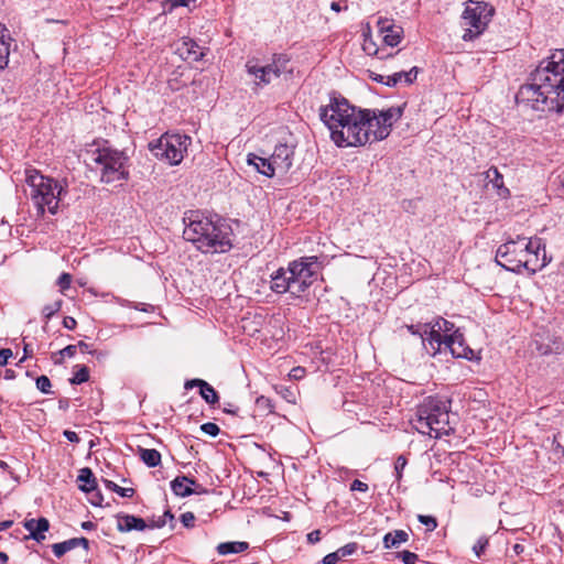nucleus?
<instances>
[{
  "label": "nucleus",
  "instance_id": "f257e3e1",
  "mask_svg": "<svg viewBox=\"0 0 564 564\" xmlns=\"http://www.w3.org/2000/svg\"><path fill=\"white\" fill-rule=\"evenodd\" d=\"M321 121L327 127L332 141L339 148L364 147L373 141L371 109H361L346 98L330 94L328 101L318 109Z\"/></svg>",
  "mask_w": 564,
  "mask_h": 564
},
{
  "label": "nucleus",
  "instance_id": "f03ea898",
  "mask_svg": "<svg viewBox=\"0 0 564 564\" xmlns=\"http://www.w3.org/2000/svg\"><path fill=\"white\" fill-rule=\"evenodd\" d=\"M516 101L536 111H564V48L539 64L518 90Z\"/></svg>",
  "mask_w": 564,
  "mask_h": 564
},
{
  "label": "nucleus",
  "instance_id": "7ed1b4c3",
  "mask_svg": "<svg viewBox=\"0 0 564 564\" xmlns=\"http://www.w3.org/2000/svg\"><path fill=\"white\" fill-rule=\"evenodd\" d=\"M183 237L206 254L228 252L232 248L231 229L220 218L213 219L198 210L184 217Z\"/></svg>",
  "mask_w": 564,
  "mask_h": 564
},
{
  "label": "nucleus",
  "instance_id": "20e7f679",
  "mask_svg": "<svg viewBox=\"0 0 564 564\" xmlns=\"http://www.w3.org/2000/svg\"><path fill=\"white\" fill-rule=\"evenodd\" d=\"M496 262L511 272L521 273L524 269L534 274L544 268L549 260L541 238L528 239L518 236L516 240H507L497 249Z\"/></svg>",
  "mask_w": 564,
  "mask_h": 564
},
{
  "label": "nucleus",
  "instance_id": "39448f33",
  "mask_svg": "<svg viewBox=\"0 0 564 564\" xmlns=\"http://www.w3.org/2000/svg\"><path fill=\"white\" fill-rule=\"evenodd\" d=\"M449 400L438 397H429L419 405L416 417L413 420V426L421 434L431 435L438 438L442 435H451L454 429L449 425Z\"/></svg>",
  "mask_w": 564,
  "mask_h": 564
},
{
  "label": "nucleus",
  "instance_id": "423d86ee",
  "mask_svg": "<svg viewBox=\"0 0 564 564\" xmlns=\"http://www.w3.org/2000/svg\"><path fill=\"white\" fill-rule=\"evenodd\" d=\"M25 182L32 188L31 196L35 200L39 212L44 214L45 207H47L51 214H55L63 193V187L58 185L57 181L42 175L36 170H26Z\"/></svg>",
  "mask_w": 564,
  "mask_h": 564
},
{
  "label": "nucleus",
  "instance_id": "0eeeda50",
  "mask_svg": "<svg viewBox=\"0 0 564 564\" xmlns=\"http://www.w3.org/2000/svg\"><path fill=\"white\" fill-rule=\"evenodd\" d=\"M93 162L100 173L104 183L127 181L129 178V158L123 151L110 147L98 148L93 153Z\"/></svg>",
  "mask_w": 564,
  "mask_h": 564
},
{
  "label": "nucleus",
  "instance_id": "6e6552de",
  "mask_svg": "<svg viewBox=\"0 0 564 564\" xmlns=\"http://www.w3.org/2000/svg\"><path fill=\"white\" fill-rule=\"evenodd\" d=\"M191 143L192 139L186 134L164 133L154 142L149 143V149L158 160L170 165H178Z\"/></svg>",
  "mask_w": 564,
  "mask_h": 564
},
{
  "label": "nucleus",
  "instance_id": "1a4fd4ad",
  "mask_svg": "<svg viewBox=\"0 0 564 564\" xmlns=\"http://www.w3.org/2000/svg\"><path fill=\"white\" fill-rule=\"evenodd\" d=\"M495 9L484 1L468 0L462 19L468 28L462 36L464 41H473L484 33L494 15Z\"/></svg>",
  "mask_w": 564,
  "mask_h": 564
},
{
  "label": "nucleus",
  "instance_id": "9d476101",
  "mask_svg": "<svg viewBox=\"0 0 564 564\" xmlns=\"http://www.w3.org/2000/svg\"><path fill=\"white\" fill-rule=\"evenodd\" d=\"M288 267L290 271L291 286L293 288V295L300 296L316 279L319 269L317 257H303L290 262Z\"/></svg>",
  "mask_w": 564,
  "mask_h": 564
},
{
  "label": "nucleus",
  "instance_id": "9b49d317",
  "mask_svg": "<svg viewBox=\"0 0 564 564\" xmlns=\"http://www.w3.org/2000/svg\"><path fill=\"white\" fill-rule=\"evenodd\" d=\"M375 119H371L373 130V141H381L386 139L390 132L393 123L398 121L403 115V107H390L387 110H372Z\"/></svg>",
  "mask_w": 564,
  "mask_h": 564
},
{
  "label": "nucleus",
  "instance_id": "f8f14e48",
  "mask_svg": "<svg viewBox=\"0 0 564 564\" xmlns=\"http://www.w3.org/2000/svg\"><path fill=\"white\" fill-rule=\"evenodd\" d=\"M293 147L286 143H280L275 145L273 153L269 158L274 175H284L290 171L293 164Z\"/></svg>",
  "mask_w": 564,
  "mask_h": 564
},
{
  "label": "nucleus",
  "instance_id": "ddd939ff",
  "mask_svg": "<svg viewBox=\"0 0 564 564\" xmlns=\"http://www.w3.org/2000/svg\"><path fill=\"white\" fill-rule=\"evenodd\" d=\"M246 69L249 75L253 76L257 86L268 85L273 78H278L282 74V69L278 68L276 65H259L253 61L247 62Z\"/></svg>",
  "mask_w": 564,
  "mask_h": 564
},
{
  "label": "nucleus",
  "instance_id": "4468645a",
  "mask_svg": "<svg viewBox=\"0 0 564 564\" xmlns=\"http://www.w3.org/2000/svg\"><path fill=\"white\" fill-rule=\"evenodd\" d=\"M377 26L380 34H382V41L386 45L394 47L401 42L403 37V29L402 26L394 24L392 20L388 18H379Z\"/></svg>",
  "mask_w": 564,
  "mask_h": 564
},
{
  "label": "nucleus",
  "instance_id": "2eb2a0df",
  "mask_svg": "<svg viewBox=\"0 0 564 564\" xmlns=\"http://www.w3.org/2000/svg\"><path fill=\"white\" fill-rule=\"evenodd\" d=\"M449 350L455 358H465L471 360L474 351L464 343V337L457 330L452 335H446L445 350Z\"/></svg>",
  "mask_w": 564,
  "mask_h": 564
},
{
  "label": "nucleus",
  "instance_id": "dca6fc26",
  "mask_svg": "<svg viewBox=\"0 0 564 564\" xmlns=\"http://www.w3.org/2000/svg\"><path fill=\"white\" fill-rule=\"evenodd\" d=\"M171 489L178 497H187L193 494L206 492V489H204L202 485L187 476H177L173 479L171 481Z\"/></svg>",
  "mask_w": 564,
  "mask_h": 564
},
{
  "label": "nucleus",
  "instance_id": "f3484780",
  "mask_svg": "<svg viewBox=\"0 0 564 564\" xmlns=\"http://www.w3.org/2000/svg\"><path fill=\"white\" fill-rule=\"evenodd\" d=\"M270 289L276 294L290 293L293 295L289 267L280 268L272 273Z\"/></svg>",
  "mask_w": 564,
  "mask_h": 564
},
{
  "label": "nucleus",
  "instance_id": "a211bd4d",
  "mask_svg": "<svg viewBox=\"0 0 564 564\" xmlns=\"http://www.w3.org/2000/svg\"><path fill=\"white\" fill-rule=\"evenodd\" d=\"M180 56L187 61H200L204 57L203 48L191 39H184L176 48Z\"/></svg>",
  "mask_w": 564,
  "mask_h": 564
},
{
  "label": "nucleus",
  "instance_id": "6ab92c4d",
  "mask_svg": "<svg viewBox=\"0 0 564 564\" xmlns=\"http://www.w3.org/2000/svg\"><path fill=\"white\" fill-rule=\"evenodd\" d=\"M147 527L148 524L142 518L126 513L117 516V529L120 532L143 531Z\"/></svg>",
  "mask_w": 564,
  "mask_h": 564
},
{
  "label": "nucleus",
  "instance_id": "aec40b11",
  "mask_svg": "<svg viewBox=\"0 0 564 564\" xmlns=\"http://www.w3.org/2000/svg\"><path fill=\"white\" fill-rule=\"evenodd\" d=\"M24 528L30 532L31 539L42 542L45 539L44 533L50 528V522L46 518L31 519L25 521Z\"/></svg>",
  "mask_w": 564,
  "mask_h": 564
},
{
  "label": "nucleus",
  "instance_id": "412c9836",
  "mask_svg": "<svg viewBox=\"0 0 564 564\" xmlns=\"http://www.w3.org/2000/svg\"><path fill=\"white\" fill-rule=\"evenodd\" d=\"M83 546L85 550L89 547V541L86 538H73L59 543H54L52 545V551L56 557H62L65 553L70 550Z\"/></svg>",
  "mask_w": 564,
  "mask_h": 564
},
{
  "label": "nucleus",
  "instance_id": "4be33fe9",
  "mask_svg": "<svg viewBox=\"0 0 564 564\" xmlns=\"http://www.w3.org/2000/svg\"><path fill=\"white\" fill-rule=\"evenodd\" d=\"M247 163L252 165L260 174L267 177H273V169L269 158H262L253 153H249L247 156Z\"/></svg>",
  "mask_w": 564,
  "mask_h": 564
},
{
  "label": "nucleus",
  "instance_id": "5701e85b",
  "mask_svg": "<svg viewBox=\"0 0 564 564\" xmlns=\"http://www.w3.org/2000/svg\"><path fill=\"white\" fill-rule=\"evenodd\" d=\"M10 34L4 24L0 23V70L4 69L9 63L10 55Z\"/></svg>",
  "mask_w": 564,
  "mask_h": 564
},
{
  "label": "nucleus",
  "instance_id": "b1692460",
  "mask_svg": "<svg viewBox=\"0 0 564 564\" xmlns=\"http://www.w3.org/2000/svg\"><path fill=\"white\" fill-rule=\"evenodd\" d=\"M446 336L442 337V335L437 334H427L422 339V344L427 354L431 356H435L437 352H441L442 349H445Z\"/></svg>",
  "mask_w": 564,
  "mask_h": 564
},
{
  "label": "nucleus",
  "instance_id": "393cba45",
  "mask_svg": "<svg viewBox=\"0 0 564 564\" xmlns=\"http://www.w3.org/2000/svg\"><path fill=\"white\" fill-rule=\"evenodd\" d=\"M425 328L429 329V334H437L442 335V337L452 335L455 332L454 324L443 317H437L433 322L426 323Z\"/></svg>",
  "mask_w": 564,
  "mask_h": 564
},
{
  "label": "nucleus",
  "instance_id": "a878e982",
  "mask_svg": "<svg viewBox=\"0 0 564 564\" xmlns=\"http://www.w3.org/2000/svg\"><path fill=\"white\" fill-rule=\"evenodd\" d=\"M417 73L419 68L416 66L412 67L409 72H397L387 76L386 85L395 86L400 82L412 84L416 79Z\"/></svg>",
  "mask_w": 564,
  "mask_h": 564
},
{
  "label": "nucleus",
  "instance_id": "bb28decb",
  "mask_svg": "<svg viewBox=\"0 0 564 564\" xmlns=\"http://www.w3.org/2000/svg\"><path fill=\"white\" fill-rule=\"evenodd\" d=\"M409 540V534L404 530H395L383 536L384 549L398 547L401 543Z\"/></svg>",
  "mask_w": 564,
  "mask_h": 564
},
{
  "label": "nucleus",
  "instance_id": "cd10ccee",
  "mask_svg": "<svg viewBox=\"0 0 564 564\" xmlns=\"http://www.w3.org/2000/svg\"><path fill=\"white\" fill-rule=\"evenodd\" d=\"M77 481L82 482L78 488L84 492L97 487L96 477L94 476L91 469L88 467H84L79 470Z\"/></svg>",
  "mask_w": 564,
  "mask_h": 564
},
{
  "label": "nucleus",
  "instance_id": "c85d7f7f",
  "mask_svg": "<svg viewBox=\"0 0 564 564\" xmlns=\"http://www.w3.org/2000/svg\"><path fill=\"white\" fill-rule=\"evenodd\" d=\"M249 544L247 542H224L217 545V552L220 555L242 553L248 550Z\"/></svg>",
  "mask_w": 564,
  "mask_h": 564
},
{
  "label": "nucleus",
  "instance_id": "c756f323",
  "mask_svg": "<svg viewBox=\"0 0 564 564\" xmlns=\"http://www.w3.org/2000/svg\"><path fill=\"white\" fill-rule=\"evenodd\" d=\"M140 458L148 467H156L161 464V454L154 448H140Z\"/></svg>",
  "mask_w": 564,
  "mask_h": 564
},
{
  "label": "nucleus",
  "instance_id": "7c9ffc66",
  "mask_svg": "<svg viewBox=\"0 0 564 564\" xmlns=\"http://www.w3.org/2000/svg\"><path fill=\"white\" fill-rule=\"evenodd\" d=\"M199 394L209 404H215L219 400L216 390L208 382L202 384Z\"/></svg>",
  "mask_w": 564,
  "mask_h": 564
},
{
  "label": "nucleus",
  "instance_id": "2f4dec72",
  "mask_svg": "<svg viewBox=\"0 0 564 564\" xmlns=\"http://www.w3.org/2000/svg\"><path fill=\"white\" fill-rule=\"evenodd\" d=\"M104 482L108 489L118 494L121 497L131 498L134 495L133 488H123V487L118 486L116 482H113L111 480H107V479H105Z\"/></svg>",
  "mask_w": 564,
  "mask_h": 564
},
{
  "label": "nucleus",
  "instance_id": "473e14b6",
  "mask_svg": "<svg viewBox=\"0 0 564 564\" xmlns=\"http://www.w3.org/2000/svg\"><path fill=\"white\" fill-rule=\"evenodd\" d=\"M486 177L492 183L494 187L498 189L503 188V176L496 166H491L486 172Z\"/></svg>",
  "mask_w": 564,
  "mask_h": 564
},
{
  "label": "nucleus",
  "instance_id": "72a5a7b5",
  "mask_svg": "<svg viewBox=\"0 0 564 564\" xmlns=\"http://www.w3.org/2000/svg\"><path fill=\"white\" fill-rule=\"evenodd\" d=\"M364 51L369 55H377L380 59H384V58L393 56V54H383L382 53L383 50L378 48L376 46V44L371 40H368V39H365Z\"/></svg>",
  "mask_w": 564,
  "mask_h": 564
},
{
  "label": "nucleus",
  "instance_id": "f704fd0d",
  "mask_svg": "<svg viewBox=\"0 0 564 564\" xmlns=\"http://www.w3.org/2000/svg\"><path fill=\"white\" fill-rule=\"evenodd\" d=\"M62 305H63L62 299H58V300L54 301L53 303L46 304L42 308V314L45 317V319L48 321L50 318H52L62 308Z\"/></svg>",
  "mask_w": 564,
  "mask_h": 564
},
{
  "label": "nucleus",
  "instance_id": "c9c22d12",
  "mask_svg": "<svg viewBox=\"0 0 564 564\" xmlns=\"http://www.w3.org/2000/svg\"><path fill=\"white\" fill-rule=\"evenodd\" d=\"M89 379V372L86 366H77V370L74 376L69 379L72 384H80Z\"/></svg>",
  "mask_w": 564,
  "mask_h": 564
},
{
  "label": "nucleus",
  "instance_id": "e433bc0d",
  "mask_svg": "<svg viewBox=\"0 0 564 564\" xmlns=\"http://www.w3.org/2000/svg\"><path fill=\"white\" fill-rule=\"evenodd\" d=\"M86 494L89 495L88 501L96 507H101L104 501V496L101 491L98 489V487H95V489L86 491Z\"/></svg>",
  "mask_w": 564,
  "mask_h": 564
},
{
  "label": "nucleus",
  "instance_id": "4c0bfd02",
  "mask_svg": "<svg viewBox=\"0 0 564 564\" xmlns=\"http://www.w3.org/2000/svg\"><path fill=\"white\" fill-rule=\"evenodd\" d=\"M489 544V539L487 536H480L477 542L474 544L473 546V552L475 553V555L480 558L481 555L484 554L486 547L488 546Z\"/></svg>",
  "mask_w": 564,
  "mask_h": 564
},
{
  "label": "nucleus",
  "instance_id": "58836bf2",
  "mask_svg": "<svg viewBox=\"0 0 564 564\" xmlns=\"http://www.w3.org/2000/svg\"><path fill=\"white\" fill-rule=\"evenodd\" d=\"M426 323H419V324H412L406 325V329L412 335H417L421 339H424V336L429 334V329L425 328Z\"/></svg>",
  "mask_w": 564,
  "mask_h": 564
},
{
  "label": "nucleus",
  "instance_id": "ea45409f",
  "mask_svg": "<svg viewBox=\"0 0 564 564\" xmlns=\"http://www.w3.org/2000/svg\"><path fill=\"white\" fill-rule=\"evenodd\" d=\"M417 520L426 527L427 531H434L437 528V520L432 516L419 514Z\"/></svg>",
  "mask_w": 564,
  "mask_h": 564
},
{
  "label": "nucleus",
  "instance_id": "a19ab883",
  "mask_svg": "<svg viewBox=\"0 0 564 564\" xmlns=\"http://www.w3.org/2000/svg\"><path fill=\"white\" fill-rule=\"evenodd\" d=\"M51 380L46 376H40L36 379V388L43 393H51Z\"/></svg>",
  "mask_w": 564,
  "mask_h": 564
},
{
  "label": "nucleus",
  "instance_id": "79ce46f5",
  "mask_svg": "<svg viewBox=\"0 0 564 564\" xmlns=\"http://www.w3.org/2000/svg\"><path fill=\"white\" fill-rule=\"evenodd\" d=\"M200 430L205 434L213 436V437H216L220 432L219 426L213 422H207V423L202 424Z\"/></svg>",
  "mask_w": 564,
  "mask_h": 564
},
{
  "label": "nucleus",
  "instance_id": "37998d69",
  "mask_svg": "<svg viewBox=\"0 0 564 564\" xmlns=\"http://www.w3.org/2000/svg\"><path fill=\"white\" fill-rule=\"evenodd\" d=\"M72 275L69 273H62L57 280V285L61 288V292H65L70 288Z\"/></svg>",
  "mask_w": 564,
  "mask_h": 564
},
{
  "label": "nucleus",
  "instance_id": "c03bdc74",
  "mask_svg": "<svg viewBox=\"0 0 564 564\" xmlns=\"http://www.w3.org/2000/svg\"><path fill=\"white\" fill-rule=\"evenodd\" d=\"M358 546H357V543L352 542V543H348L341 547H339L337 550V552L339 553L340 557H345V556H348V555H352L356 551H357Z\"/></svg>",
  "mask_w": 564,
  "mask_h": 564
},
{
  "label": "nucleus",
  "instance_id": "a18cd8bd",
  "mask_svg": "<svg viewBox=\"0 0 564 564\" xmlns=\"http://www.w3.org/2000/svg\"><path fill=\"white\" fill-rule=\"evenodd\" d=\"M257 405L261 409H265L268 410L269 412H273V409H274V405L271 401V399L267 398V397H259L256 401Z\"/></svg>",
  "mask_w": 564,
  "mask_h": 564
},
{
  "label": "nucleus",
  "instance_id": "49530a36",
  "mask_svg": "<svg viewBox=\"0 0 564 564\" xmlns=\"http://www.w3.org/2000/svg\"><path fill=\"white\" fill-rule=\"evenodd\" d=\"M400 556L404 564H416L419 556L417 554L410 552V551H403L400 553Z\"/></svg>",
  "mask_w": 564,
  "mask_h": 564
},
{
  "label": "nucleus",
  "instance_id": "de8ad7c7",
  "mask_svg": "<svg viewBox=\"0 0 564 564\" xmlns=\"http://www.w3.org/2000/svg\"><path fill=\"white\" fill-rule=\"evenodd\" d=\"M289 63V58L284 55L274 56L272 63L270 65H276L278 68L282 69V73L285 72L286 65Z\"/></svg>",
  "mask_w": 564,
  "mask_h": 564
},
{
  "label": "nucleus",
  "instance_id": "09e8293b",
  "mask_svg": "<svg viewBox=\"0 0 564 564\" xmlns=\"http://www.w3.org/2000/svg\"><path fill=\"white\" fill-rule=\"evenodd\" d=\"M181 522L183 523L184 527L186 528H192L194 527V522H195V516L193 512H184L182 516H181Z\"/></svg>",
  "mask_w": 564,
  "mask_h": 564
},
{
  "label": "nucleus",
  "instance_id": "8fccbe9b",
  "mask_svg": "<svg viewBox=\"0 0 564 564\" xmlns=\"http://www.w3.org/2000/svg\"><path fill=\"white\" fill-rule=\"evenodd\" d=\"M166 524L165 517H152L150 519L149 528H163Z\"/></svg>",
  "mask_w": 564,
  "mask_h": 564
},
{
  "label": "nucleus",
  "instance_id": "3c124183",
  "mask_svg": "<svg viewBox=\"0 0 564 564\" xmlns=\"http://www.w3.org/2000/svg\"><path fill=\"white\" fill-rule=\"evenodd\" d=\"M350 490L351 491H367L368 490V485L361 480H358V479H355L351 484H350Z\"/></svg>",
  "mask_w": 564,
  "mask_h": 564
},
{
  "label": "nucleus",
  "instance_id": "603ef678",
  "mask_svg": "<svg viewBox=\"0 0 564 564\" xmlns=\"http://www.w3.org/2000/svg\"><path fill=\"white\" fill-rule=\"evenodd\" d=\"M330 9L335 12H340L343 10H347L348 1L347 0L333 1L330 3Z\"/></svg>",
  "mask_w": 564,
  "mask_h": 564
},
{
  "label": "nucleus",
  "instance_id": "864d4df0",
  "mask_svg": "<svg viewBox=\"0 0 564 564\" xmlns=\"http://www.w3.org/2000/svg\"><path fill=\"white\" fill-rule=\"evenodd\" d=\"M12 357V350L9 348L0 349V367L8 364V360Z\"/></svg>",
  "mask_w": 564,
  "mask_h": 564
},
{
  "label": "nucleus",
  "instance_id": "5fc2aeb1",
  "mask_svg": "<svg viewBox=\"0 0 564 564\" xmlns=\"http://www.w3.org/2000/svg\"><path fill=\"white\" fill-rule=\"evenodd\" d=\"M340 558L341 557L339 553L335 551L333 553L327 554L322 562L323 564H336Z\"/></svg>",
  "mask_w": 564,
  "mask_h": 564
},
{
  "label": "nucleus",
  "instance_id": "6e6d98bb",
  "mask_svg": "<svg viewBox=\"0 0 564 564\" xmlns=\"http://www.w3.org/2000/svg\"><path fill=\"white\" fill-rule=\"evenodd\" d=\"M405 465H406V459L403 456H399L395 460V466H394V469L397 473V478H401V471L403 470Z\"/></svg>",
  "mask_w": 564,
  "mask_h": 564
},
{
  "label": "nucleus",
  "instance_id": "4d7b16f0",
  "mask_svg": "<svg viewBox=\"0 0 564 564\" xmlns=\"http://www.w3.org/2000/svg\"><path fill=\"white\" fill-rule=\"evenodd\" d=\"M76 350H77V346L76 345H68L65 348H63L62 350H59V354H61L62 357L72 358V357L75 356Z\"/></svg>",
  "mask_w": 564,
  "mask_h": 564
},
{
  "label": "nucleus",
  "instance_id": "13d9d810",
  "mask_svg": "<svg viewBox=\"0 0 564 564\" xmlns=\"http://www.w3.org/2000/svg\"><path fill=\"white\" fill-rule=\"evenodd\" d=\"M76 325H77V322L74 317H72V316L64 317L63 326L65 328L73 330L76 327Z\"/></svg>",
  "mask_w": 564,
  "mask_h": 564
},
{
  "label": "nucleus",
  "instance_id": "bf43d9fd",
  "mask_svg": "<svg viewBox=\"0 0 564 564\" xmlns=\"http://www.w3.org/2000/svg\"><path fill=\"white\" fill-rule=\"evenodd\" d=\"M321 540V531L314 530L307 534V541L311 544H315Z\"/></svg>",
  "mask_w": 564,
  "mask_h": 564
},
{
  "label": "nucleus",
  "instance_id": "052dcab7",
  "mask_svg": "<svg viewBox=\"0 0 564 564\" xmlns=\"http://www.w3.org/2000/svg\"><path fill=\"white\" fill-rule=\"evenodd\" d=\"M63 434L66 437V440L72 442V443H78L79 442V436L74 431L65 430Z\"/></svg>",
  "mask_w": 564,
  "mask_h": 564
},
{
  "label": "nucleus",
  "instance_id": "680f3d73",
  "mask_svg": "<svg viewBox=\"0 0 564 564\" xmlns=\"http://www.w3.org/2000/svg\"><path fill=\"white\" fill-rule=\"evenodd\" d=\"M206 381L202 380V379H193V380H188L185 382V389H191L193 387H198L199 389L202 388V384L205 383Z\"/></svg>",
  "mask_w": 564,
  "mask_h": 564
},
{
  "label": "nucleus",
  "instance_id": "e2e57ef3",
  "mask_svg": "<svg viewBox=\"0 0 564 564\" xmlns=\"http://www.w3.org/2000/svg\"><path fill=\"white\" fill-rule=\"evenodd\" d=\"M162 517H165V520L166 522L170 521L171 522V528L173 529L174 528V516L172 514V512L170 510H166Z\"/></svg>",
  "mask_w": 564,
  "mask_h": 564
},
{
  "label": "nucleus",
  "instance_id": "0e129e2a",
  "mask_svg": "<svg viewBox=\"0 0 564 564\" xmlns=\"http://www.w3.org/2000/svg\"><path fill=\"white\" fill-rule=\"evenodd\" d=\"M76 346L82 350V352H91L89 349L90 346L85 341H79Z\"/></svg>",
  "mask_w": 564,
  "mask_h": 564
},
{
  "label": "nucleus",
  "instance_id": "69168bd1",
  "mask_svg": "<svg viewBox=\"0 0 564 564\" xmlns=\"http://www.w3.org/2000/svg\"><path fill=\"white\" fill-rule=\"evenodd\" d=\"M303 373H304V369H303V368H301V367H296V368H293V369H292V376H293L294 378H296V379H297V378H301V377L303 376Z\"/></svg>",
  "mask_w": 564,
  "mask_h": 564
},
{
  "label": "nucleus",
  "instance_id": "338daca9",
  "mask_svg": "<svg viewBox=\"0 0 564 564\" xmlns=\"http://www.w3.org/2000/svg\"><path fill=\"white\" fill-rule=\"evenodd\" d=\"M13 524L12 520L0 521V531L11 528Z\"/></svg>",
  "mask_w": 564,
  "mask_h": 564
},
{
  "label": "nucleus",
  "instance_id": "774afa93",
  "mask_svg": "<svg viewBox=\"0 0 564 564\" xmlns=\"http://www.w3.org/2000/svg\"><path fill=\"white\" fill-rule=\"evenodd\" d=\"M14 378H15V371H14V370H12V369H7V370L4 371V379H6V380H12V379H14Z\"/></svg>",
  "mask_w": 564,
  "mask_h": 564
}]
</instances>
